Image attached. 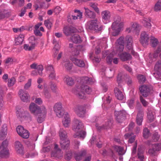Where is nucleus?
<instances>
[{
	"label": "nucleus",
	"mask_w": 161,
	"mask_h": 161,
	"mask_svg": "<svg viewBox=\"0 0 161 161\" xmlns=\"http://www.w3.org/2000/svg\"><path fill=\"white\" fill-rule=\"evenodd\" d=\"M151 19L150 18H145L141 21L142 23L146 28L150 29L151 27V24L150 23Z\"/></svg>",
	"instance_id": "c756f323"
},
{
	"label": "nucleus",
	"mask_w": 161,
	"mask_h": 161,
	"mask_svg": "<svg viewBox=\"0 0 161 161\" xmlns=\"http://www.w3.org/2000/svg\"><path fill=\"white\" fill-rule=\"evenodd\" d=\"M143 136L145 138H147L150 135V133L148 129L147 128H145L143 130Z\"/></svg>",
	"instance_id": "864d4df0"
},
{
	"label": "nucleus",
	"mask_w": 161,
	"mask_h": 161,
	"mask_svg": "<svg viewBox=\"0 0 161 161\" xmlns=\"http://www.w3.org/2000/svg\"><path fill=\"white\" fill-rule=\"evenodd\" d=\"M126 114L125 111L122 110L120 111H115L114 112V115L117 121L119 122H121L125 119Z\"/></svg>",
	"instance_id": "ddd939ff"
},
{
	"label": "nucleus",
	"mask_w": 161,
	"mask_h": 161,
	"mask_svg": "<svg viewBox=\"0 0 161 161\" xmlns=\"http://www.w3.org/2000/svg\"><path fill=\"white\" fill-rule=\"evenodd\" d=\"M16 81L15 78L12 77L11 78L8 79V86H13L15 84Z\"/></svg>",
	"instance_id": "5fc2aeb1"
},
{
	"label": "nucleus",
	"mask_w": 161,
	"mask_h": 161,
	"mask_svg": "<svg viewBox=\"0 0 161 161\" xmlns=\"http://www.w3.org/2000/svg\"><path fill=\"white\" fill-rule=\"evenodd\" d=\"M160 46H158L156 51L152 55H150L149 56L150 58H151L152 61L155 60V59L158 56L159 53L160 52Z\"/></svg>",
	"instance_id": "ea45409f"
},
{
	"label": "nucleus",
	"mask_w": 161,
	"mask_h": 161,
	"mask_svg": "<svg viewBox=\"0 0 161 161\" xmlns=\"http://www.w3.org/2000/svg\"><path fill=\"white\" fill-rule=\"evenodd\" d=\"M24 36L23 34H20L16 37L15 39V44L16 45L21 44L24 41Z\"/></svg>",
	"instance_id": "2f4dec72"
},
{
	"label": "nucleus",
	"mask_w": 161,
	"mask_h": 161,
	"mask_svg": "<svg viewBox=\"0 0 161 161\" xmlns=\"http://www.w3.org/2000/svg\"><path fill=\"white\" fill-rule=\"evenodd\" d=\"M31 68L32 69H34L37 70L38 72V74L41 75L42 74V71L43 70V66L41 64H37L36 63H33L30 66Z\"/></svg>",
	"instance_id": "5701e85b"
},
{
	"label": "nucleus",
	"mask_w": 161,
	"mask_h": 161,
	"mask_svg": "<svg viewBox=\"0 0 161 161\" xmlns=\"http://www.w3.org/2000/svg\"><path fill=\"white\" fill-rule=\"evenodd\" d=\"M42 111L36 115L37 116V120L39 123H42L44 119L47 114V109L45 107H42Z\"/></svg>",
	"instance_id": "2eb2a0df"
},
{
	"label": "nucleus",
	"mask_w": 161,
	"mask_h": 161,
	"mask_svg": "<svg viewBox=\"0 0 161 161\" xmlns=\"http://www.w3.org/2000/svg\"><path fill=\"white\" fill-rule=\"evenodd\" d=\"M63 155V153L61 150L58 148L57 144L54 145V151L51 153V156L54 157L59 158Z\"/></svg>",
	"instance_id": "aec40b11"
},
{
	"label": "nucleus",
	"mask_w": 161,
	"mask_h": 161,
	"mask_svg": "<svg viewBox=\"0 0 161 161\" xmlns=\"http://www.w3.org/2000/svg\"><path fill=\"white\" fill-rule=\"evenodd\" d=\"M87 29L97 32L101 31L102 27L99 26V22L97 19L90 20L87 23L86 25Z\"/></svg>",
	"instance_id": "39448f33"
},
{
	"label": "nucleus",
	"mask_w": 161,
	"mask_h": 161,
	"mask_svg": "<svg viewBox=\"0 0 161 161\" xmlns=\"http://www.w3.org/2000/svg\"><path fill=\"white\" fill-rule=\"evenodd\" d=\"M152 90V87L151 86L145 85H142L139 88L141 94L145 97H147L148 95Z\"/></svg>",
	"instance_id": "9b49d317"
},
{
	"label": "nucleus",
	"mask_w": 161,
	"mask_h": 161,
	"mask_svg": "<svg viewBox=\"0 0 161 161\" xmlns=\"http://www.w3.org/2000/svg\"><path fill=\"white\" fill-rule=\"evenodd\" d=\"M15 147L17 152L20 154H23V148L22 145L18 141H16L15 142Z\"/></svg>",
	"instance_id": "b1692460"
},
{
	"label": "nucleus",
	"mask_w": 161,
	"mask_h": 161,
	"mask_svg": "<svg viewBox=\"0 0 161 161\" xmlns=\"http://www.w3.org/2000/svg\"><path fill=\"white\" fill-rule=\"evenodd\" d=\"M64 82L68 86H72L74 82L73 79L71 77L68 76H65L64 79Z\"/></svg>",
	"instance_id": "f704fd0d"
},
{
	"label": "nucleus",
	"mask_w": 161,
	"mask_h": 161,
	"mask_svg": "<svg viewBox=\"0 0 161 161\" xmlns=\"http://www.w3.org/2000/svg\"><path fill=\"white\" fill-rule=\"evenodd\" d=\"M46 69L48 74L49 78L52 80H55L56 74L53 66L50 65H47L46 67Z\"/></svg>",
	"instance_id": "4468645a"
},
{
	"label": "nucleus",
	"mask_w": 161,
	"mask_h": 161,
	"mask_svg": "<svg viewBox=\"0 0 161 161\" xmlns=\"http://www.w3.org/2000/svg\"><path fill=\"white\" fill-rule=\"evenodd\" d=\"M91 78L86 76L83 77L81 80V81L82 82L87 83L91 81Z\"/></svg>",
	"instance_id": "69168bd1"
},
{
	"label": "nucleus",
	"mask_w": 161,
	"mask_h": 161,
	"mask_svg": "<svg viewBox=\"0 0 161 161\" xmlns=\"http://www.w3.org/2000/svg\"><path fill=\"white\" fill-rule=\"evenodd\" d=\"M53 21L52 19H47L44 21V24L46 26L48 29H50L52 27Z\"/></svg>",
	"instance_id": "37998d69"
},
{
	"label": "nucleus",
	"mask_w": 161,
	"mask_h": 161,
	"mask_svg": "<svg viewBox=\"0 0 161 161\" xmlns=\"http://www.w3.org/2000/svg\"><path fill=\"white\" fill-rule=\"evenodd\" d=\"M35 103L38 105H41L43 101L41 98L40 97H36L34 101Z\"/></svg>",
	"instance_id": "0e129e2a"
},
{
	"label": "nucleus",
	"mask_w": 161,
	"mask_h": 161,
	"mask_svg": "<svg viewBox=\"0 0 161 161\" xmlns=\"http://www.w3.org/2000/svg\"><path fill=\"white\" fill-rule=\"evenodd\" d=\"M61 10V8L57 6L53 9V11L55 14H57L59 13Z\"/></svg>",
	"instance_id": "338daca9"
},
{
	"label": "nucleus",
	"mask_w": 161,
	"mask_h": 161,
	"mask_svg": "<svg viewBox=\"0 0 161 161\" xmlns=\"http://www.w3.org/2000/svg\"><path fill=\"white\" fill-rule=\"evenodd\" d=\"M32 80L31 79H29L27 83H26L24 86V89L27 90L31 85Z\"/></svg>",
	"instance_id": "680f3d73"
},
{
	"label": "nucleus",
	"mask_w": 161,
	"mask_h": 161,
	"mask_svg": "<svg viewBox=\"0 0 161 161\" xmlns=\"http://www.w3.org/2000/svg\"><path fill=\"white\" fill-rule=\"evenodd\" d=\"M53 109L57 116L59 118L61 117L64 114L62 109V104L60 103L55 104L53 107Z\"/></svg>",
	"instance_id": "9d476101"
},
{
	"label": "nucleus",
	"mask_w": 161,
	"mask_h": 161,
	"mask_svg": "<svg viewBox=\"0 0 161 161\" xmlns=\"http://www.w3.org/2000/svg\"><path fill=\"white\" fill-rule=\"evenodd\" d=\"M152 146H153V148L154 149V150L156 151H158L161 149V143L153 144Z\"/></svg>",
	"instance_id": "6e6d98bb"
},
{
	"label": "nucleus",
	"mask_w": 161,
	"mask_h": 161,
	"mask_svg": "<svg viewBox=\"0 0 161 161\" xmlns=\"http://www.w3.org/2000/svg\"><path fill=\"white\" fill-rule=\"evenodd\" d=\"M60 144L61 147L65 148L69 147V141L68 138L60 139Z\"/></svg>",
	"instance_id": "473e14b6"
},
{
	"label": "nucleus",
	"mask_w": 161,
	"mask_h": 161,
	"mask_svg": "<svg viewBox=\"0 0 161 161\" xmlns=\"http://www.w3.org/2000/svg\"><path fill=\"white\" fill-rule=\"evenodd\" d=\"M29 45L25 44L24 45V48L27 51H30L33 49L35 46V40L34 37H30L29 39Z\"/></svg>",
	"instance_id": "6ab92c4d"
},
{
	"label": "nucleus",
	"mask_w": 161,
	"mask_h": 161,
	"mask_svg": "<svg viewBox=\"0 0 161 161\" xmlns=\"http://www.w3.org/2000/svg\"><path fill=\"white\" fill-rule=\"evenodd\" d=\"M121 37L123 38L124 43L125 42L127 43L126 47L130 51L131 53L134 55H137V53L133 50L132 44L133 43V41L131 36H127L125 38L123 36H121Z\"/></svg>",
	"instance_id": "423d86ee"
},
{
	"label": "nucleus",
	"mask_w": 161,
	"mask_h": 161,
	"mask_svg": "<svg viewBox=\"0 0 161 161\" xmlns=\"http://www.w3.org/2000/svg\"><path fill=\"white\" fill-rule=\"evenodd\" d=\"M115 150L117 152L119 155H123L125 153L123 148L119 146H116L114 147Z\"/></svg>",
	"instance_id": "de8ad7c7"
},
{
	"label": "nucleus",
	"mask_w": 161,
	"mask_h": 161,
	"mask_svg": "<svg viewBox=\"0 0 161 161\" xmlns=\"http://www.w3.org/2000/svg\"><path fill=\"white\" fill-rule=\"evenodd\" d=\"M89 5L90 7H92L97 13H99V9L96 4L92 3L90 4Z\"/></svg>",
	"instance_id": "bf43d9fd"
},
{
	"label": "nucleus",
	"mask_w": 161,
	"mask_h": 161,
	"mask_svg": "<svg viewBox=\"0 0 161 161\" xmlns=\"http://www.w3.org/2000/svg\"><path fill=\"white\" fill-rule=\"evenodd\" d=\"M42 107H45L44 106L39 107L35 103H31L29 106V109L31 112L36 115L42 111Z\"/></svg>",
	"instance_id": "6e6552de"
},
{
	"label": "nucleus",
	"mask_w": 161,
	"mask_h": 161,
	"mask_svg": "<svg viewBox=\"0 0 161 161\" xmlns=\"http://www.w3.org/2000/svg\"><path fill=\"white\" fill-rule=\"evenodd\" d=\"M114 92L115 96L118 99L122 100L124 99L125 97L122 92L118 88H116L115 89Z\"/></svg>",
	"instance_id": "a878e982"
},
{
	"label": "nucleus",
	"mask_w": 161,
	"mask_h": 161,
	"mask_svg": "<svg viewBox=\"0 0 161 161\" xmlns=\"http://www.w3.org/2000/svg\"><path fill=\"white\" fill-rule=\"evenodd\" d=\"M49 86L52 91L53 92H56L57 89L56 83L53 81H51L49 84Z\"/></svg>",
	"instance_id": "c03bdc74"
},
{
	"label": "nucleus",
	"mask_w": 161,
	"mask_h": 161,
	"mask_svg": "<svg viewBox=\"0 0 161 161\" xmlns=\"http://www.w3.org/2000/svg\"><path fill=\"white\" fill-rule=\"evenodd\" d=\"M147 113V118L150 122L153 121L154 119L153 113L151 111H149L148 109Z\"/></svg>",
	"instance_id": "603ef678"
},
{
	"label": "nucleus",
	"mask_w": 161,
	"mask_h": 161,
	"mask_svg": "<svg viewBox=\"0 0 161 161\" xmlns=\"http://www.w3.org/2000/svg\"><path fill=\"white\" fill-rule=\"evenodd\" d=\"M59 136L60 139L67 138V133L66 131L63 129H61L59 132Z\"/></svg>",
	"instance_id": "a19ab883"
},
{
	"label": "nucleus",
	"mask_w": 161,
	"mask_h": 161,
	"mask_svg": "<svg viewBox=\"0 0 161 161\" xmlns=\"http://www.w3.org/2000/svg\"><path fill=\"white\" fill-rule=\"evenodd\" d=\"M116 53L122 61H126L131 58V55L126 52L122 53L124 48V41L122 37H120L115 43Z\"/></svg>",
	"instance_id": "f257e3e1"
},
{
	"label": "nucleus",
	"mask_w": 161,
	"mask_h": 161,
	"mask_svg": "<svg viewBox=\"0 0 161 161\" xmlns=\"http://www.w3.org/2000/svg\"><path fill=\"white\" fill-rule=\"evenodd\" d=\"M131 136V134L130 133H127L126 134L125 136L124 137L125 139H127L128 138L130 137L129 140V142L130 143H132L133 142L135 139V136H133L131 137H130Z\"/></svg>",
	"instance_id": "79ce46f5"
},
{
	"label": "nucleus",
	"mask_w": 161,
	"mask_h": 161,
	"mask_svg": "<svg viewBox=\"0 0 161 161\" xmlns=\"http://www.w3.org/2000/svg\"><path fill=\"white\" fill-rule=\"evenodd\" d=\"M75 56H72L70 57V59L72 62L76 65L80 67H83L85 64L84 62L80 59H77L74 57Z\"/></svg>",
	"instance_id": "412c9836"
},
{
	"label": "nucleus",
	"mask_w": 161,
	"mask_h": 161,
	"mask_svg": "<svg viewBox=\"0 0 161 161\" xmlns=\"http://www.w3.org/2000/svg\"><path fill=\"white\" fill-rule=\"evenodd\" d=\"M150 42L152 46L153 47H155L158 42L157 39L153 36L151 37Z\"/></svg>",
	"instance_id": "09e8293b"
},
{
	"label": "nucleus",
	"mask_w": 161,
	"mask_h": 161,
	"mask_svg": "<svg viewBox=\"0 0 161 161\" xmlns=\"http://www.w3.org/2000/svg\"><path fill=\"white\" fill-rule=\"evenodd\" d=\"M69 47L70 48H73V49H72L73 51L72 53V56H76L79 55V51L77 50L75 48L73 47L72 44L70 43L69 45Z\"/></svg>",
	"instance_id": "8fccbe9b"
},
{
	"label": "nucleus",
	"mask_w": 161,
	"mask_h": 161,
	"mask_svg": "<svg viewBox=\"0 0 161 161\" xmlns=\"http://www.w3.org/2000/svg\"><path fill=\"white\" fill-rule=\"evenodd\" d=\"M64 119L62 120V123L64 126L65 127H69L70 123V119L69 114L67 113H64Z\"/></svg>",
	"instance_id": "4be33fe9"
},
{
	"label": "nucleus",
	"mask_w": 161,
	"mask_h": 161,
	"mask_svg": "<svg viewBox=\"0 0 161 161\" xmlns=\"http://www.w3.org/2000/svg\"><path fill=\"white\" fill-rule=\"evenodd\" d=\"M143 113L142 111H140L137 114L136 122L139 125H141L143 120Z\"/></svg>",
	"instance_id": "7c9ffc66"
},
{
	"label": "nucleus",
	"mask_w": 161,
	"mask_h": 161,
	"mask_svg": "<svg viewBox=\"0 0 161 161\" xmlns=\"http://www.w3.org/2000/svg\"><path fill=\"white\" fill-rule=\"evenodd\" d=\"M92 91L91 89L87 86L82 85L76 90H73V92L77 95L80 98L84 97L85 93L89 94Z\"/></svg>",
	"instance_id": "20e7f679"
},
{
	"label": "nucleus",
	"mask_w": 161,
	"mask_h": 161,
	"mask_svg": "<svg viewBox=\"0 0 161 161\" xmlns=\"http://www.w3.org/2000/svg\"><path fill=\"white\" fill-rule=\"evenodd\" d=\"M84 107L81 105H76L74 108V111L77 115L79 117H83L85 112Z\"/></svg>",
	"instance_id": "dca6fc26"
},
{
	"label": "nucleus",
	"mask_w": 161,
	"mask_h": 161,
	"mask_svg": "<svg viewBox=\"0 0 161 161\" xmlns=\"http://www.w3.org/2000/svg\"><path fill=\"white\" fill-rule=\"evenodd\" d=\"M8 144L7 141H4L2 142L0 147L1 151L0 153V157L2 158H6L9 155L8 150L7 148Z\"/></svg>",
	"instance_id": "0eeeda50"
},
{
	"label": "nucleus",
	"mask_w": 161,
	"mask_h": 161,
	"mask_svg": "<svg viewBox=\"0 0 161 161\" xmlns=\"http://www.w3.org/2000/svg\"><path fill=\"white\" fill-rule=\"evenodd\" d=\"M137 78L140 83H143L146 80L145 77L142 75H138Z\"/></svg>",
	"instance_id": "13d9d810"
},
{
	"label": "nucleus",
	"mask_w": 161,
	"mask_h": 161,
	"mask_svg": "<svg viewBox=\"0 0 161 161\" xmlns=\"http://www.w3.org/2000/svg\"><path fill=\"white\" fill-rule=\"evenodd\" d=\"M140 101L143 106L146 107L149 104L148 102L144 99L142 96H140Z\"/></svg>",
	"instance_id": "4d7b16f0"
},
{
	"label": "nucleus",
	"mask_w": 161,
	"mask_h": 161,
	"mask_svg": "<svg viewBox=\"0 0 161 161\" xmlns=\"http://www.w3.org/2000/svg\"><path fill=\"white\" fill-rule=\"evenodd\" d=\"M75 31V28L72 26H66L63 30L64 33L66 35H69L71 33L74 32Z\"/></svg>",
	"instance_id": "bb28decb"
},
{
	"label": "nucleus",
	"mask_w": 161,
	"mask_h": 161,
	"mask_svg": "<svg viewBox=\"0 0 161 161\" xmlns=\"http://www.w3.org/2000/svg\"><path fill=\"white\" fill-rule=\"evenodd\" d=\"M16 131L18 134L22 137L27 139L29 137V132L25 129L23 126H18L16 128Z\"/></svg>",
	"instance_id": "1a4fd4ad"
},
{
	"label": "nucleus",
	"mask_w": 161,
	"mask_h": 161,
	"mask_svg": "<svg viewBox=\"0 0 161 161\" xmlns=\"http://www.w3.org/2000/svg\"><path fill=\"white\" fill-rule=\"evenodd\" d=\"M154 70L155 72L153 73V74L155 77L158 78L161 76V60L156 63L154 67Z\"/></svg>",
	"instance_id": "a211bd4d"
},
{
	"label": "nucleus",
	"mask_w": 161,
	"mask_h": 161,
	"mask_svg": "<svg viewBox=\"0 0 161 161\" xmlns=\"http://www.w3.org/2000/svg\"><path fill=\"white\" fill-rule=\"evenodd\" d=\"M7 130L6 126V125H4L1 130L0 134V139L3 140L5 138L7 135Z\"/></svg>",
	"instance_id": "e433bc0d"
},
{
	"label": "nucleus",
	"mask_w": 161,
	"mask_h": 161,
	"mask_svg": "<svg viewBox=\"0 0 161 161\" xmlns=\"http://www.w3.org/2000/svg\"><path fill=\"white\" fill-rule=\"evenodd\" d=\"M113 53H110L108 55L106 58V61L108 64H111L113 60L114 64H117L118 63V59L117 58H114L113 59Z\"/></svg>",
	"instance_id": "393cba45"
},
{
	"label": "nucleus",
	"mask_w": 161,
	"mask_h": 161,
	"mask_svg": "<svg viewBox=\"0 0 161 161\" xmlns=\"http://www.w3.org/2000/svg\"><path fill=\"white\" fill-rule=\"evenodd\" d=\"M160 138V136L158 132H155L153 136V138L154 141H157Z\"/></svg>",
	"instance_id": "e2e57ef3"
},
{
	"label": "nucleus",
	"mask_w": 161,
	"mask_h": 161,
	"mask_svg": "<svg viewBox=\"0 0 161 161\" xmlns=\"http://www.w3.org/2000/svg\"><path fill=\"white\" fill-rule=\"evenodd\" d=\"M154 9L156 12L159 11L161 10V0L158 1L155 4Z\"/></svg>",
	"instance_id": "3c124183"
},
{
	"label": "nucleus",
	"mask_w": 161,
	"mask_h": 161,
	"mask_svg": "<svg viewBox=\"0 0 161 161\" xmlns=\"http://www.w3.org/2000/svg\"><path fill=\"white\" fill-rule=\"evenodd\" d=\"M138 157L141 161H143L144 156L143 155V151L141 147L138 148Z\"/></svg>",
	"instance_id": "49530a36"
},
{
	"label": "nucleus",
	"mask_w": 161,
	"mask_h": 161,
	"mask_svg": "<svg viewBox=\"0 0 161 161\" xmlns=\"http://www.w3.org/2000/svg\"><path fill=\"white\" fill-rule=\"evenodd\" d=\"M43 95L44 97L47 98H50L51 97V94L50 92L48 90L47 85L46 84H44Z\"/></svg>",
	"instance_id": "c9c22d12"
},
{
	"label": "nucleus",
	"mask_w": 161,
	"mask_h": 161,
	"mask_svg": "<svg viewBox=\"0 0 161 161\" xmlns=\"http://www.w3.org/2000/svg\"><path fill=\"white\" fill-rule=\"evenodd\" d=\"M83 124L80 120L76 119H74L72 127L73 130L75 132L74 135V137L84 138L86 132L83 130Z\"/></svg>",
	"instance_id": "f03ea898"
},
{
	"label": "nucleus",
	"mask_w": 161,
	"mask_h": 161,
	"mask_svg": "<svg viewBox=\"0 0 161 161\" xmlns=\"http://www.w3.org/2000/svg\"><path fill=\"white\" fill-rule=\"evenodd\" d=\"M134 125V123L133 122L131 123L126 128V131H130L131 130Z\"/></svg>",
	"instance_id": "774afa93"
},
{
	"label": "nucleus",
	"mask_w": 161,
	"mask_h": 161,
	"mask_svg": "<svg viewBox=\"0 0 161 161\" xmlns=\"http://www.w3.org/2000/svg\"><path fill=\"white\" fill-rule=\"evenodd\" d=\"M86 153V151L85 150L82 151L80 153H76L75 154V158L76 160L79 161L80 160L82 157L85 155Z\"/></svg>",
	"instance_id": "58836bf2"
},
{
	"label": "nucleus",
	"mask_w": 161,
	"mask_h": 161,
	"mask_svg": "<svg viewBox=\"0 0 161 161\" xmlns=\"http://www.w3.org/2000/svg\"><path fill=\"white\" fill-rule=\"evenodd\" d=\"M18 94L20 99L23 101L27 102L29 101L30 96L28 92L20 90L19 91Z\"/></svg>",
	"instance_id": "f3484780"
},
{
	"label": "nucleus",
	"mask_w": 161,
	"mask_h": 161,
	"mask_svg": "<svg viewBox=\"0 0 161 161\" xmlns=\"http://www.w3.org/2000/svg\"><path fill=\"white\" fill-rule=\"evenodd\" d=\"M62 65L68 70H70L72 66V63H70L69 61L67 60L64 61L62 63Z\"/></svg>",
	"instance_id": "4c0bfd02"
},
{
	"label": "nucleus",
	"mask_w": 161,
	"mask_h": 161,
	"mask_svg": "<svg viewBox=\"0 0 161 161\" xmlns=\"http://www.w3.org/2000/svg\"><path fill=\"white\" fill-rule=\"evenodd\" d=\"M112 31L110 30L112 35L114 36L118 35L123 27V23L121 21V18L118 17L115 19L112 26Z\"/></svg>",
	"instance_id": "7ed1b4c3"
},
{
	"label": "nucleus",
	"mask_w": 161,
	"mask_h": 161,
	"mask_svg": "<svg viewBox=\"0 0 161 161\" xmlns=\"http://www.w3.org/2000/svg\"><path fill=\"white\" fill-rule=\"evenodd\" d=\"M110 14L107 10L103 11L102 13V19L104 21H109L110 18Z\"/></svg>",
	"instance_id": "c85d7f7f"
},
{
	"label": "nucleus",
	"mask_w": 161,
	"mask_h": 161,
	"mask_svg": "<svg viewBox=\"0 0 161 161\" xmlns=\"http://www.w3.org/2000/svg\"><path fill=\"white\" fill-rule=\"evenodd\" d=\"M5 62L7 65H10L13 63V59L11 58H8L5 60Z\"/></svg>",
	"instance_id": "052dcab7"
},
{
	"label": "nucleus",
	"mask_w": 161,
	"mask_h": 161,
	"mask_svg": "<svg viewBox=\"0 0 161 161\" xmlns=\"http://www.w3.org/2000/svg\"><path fill=\"white\" fill-rule=\"evenodd\" d=\"M85 10V15L86 17L90 18H94L95 17V13L91 10L88 8H84Z\"/></svg>",
	"instance_id": "cd10ccee"
},
{
	"label": "nucleus",
	"mask_w": 161,
	"mask_h": 161,
	"mask_svg": "<svg viewBox=\"0 0 161 161\" xmlns=\"http://www.w3.org/2000/svg\"><path fill=\"white\" fill-rule=\"evenodd\" d=\"M75 13H77V14L76 15H73L72 16L73 19H80L82 18V13L80 11L75 10H74Z\"/></svg>",
	"instance_id": "a18cd8bd"
},
{
	"label": "nucleus",
	"mask_w": 161,
	"mask_h": 161,
	"mask_svg": "<svg viewBox=\"0 0 161 161\" xmlns=\"http://www.w3.org/2000/svg\"><path fill=\"white\" fill-rule=\"evenodd\" d=\"M149 36L145 31H142L140 35V42L143 45H147L148 44Z\"/></svg>",
	"instance_id": "f8f14e48"
},
{
	"label": "nucleus",
	"mask_w": 161,
	"mask_h": 161,
	"mask_svg": "<svg viewBox=\"0 0 161 161\" xmlns=\"http://www.w3.org/2000/svg\"><path fill=\"white\" fill-rule=\"evenodd\" d=\"M70 39L72 42L76 43H80L82 41L80 36L79 35L76 34L72 36L71 37Z\"/></svg>",
	"instance_id": "72a5a7b5"
}]
</instances>
